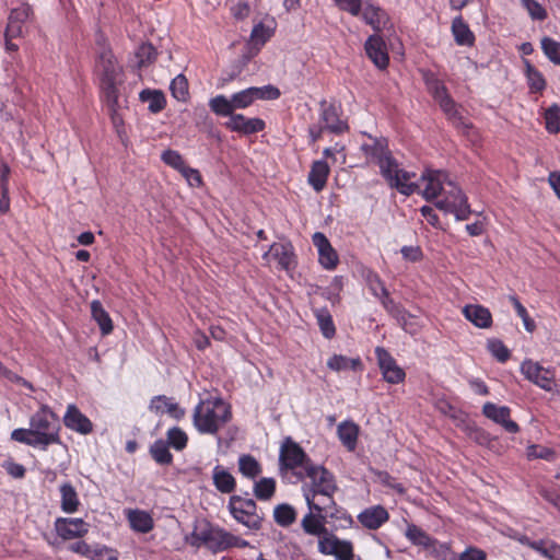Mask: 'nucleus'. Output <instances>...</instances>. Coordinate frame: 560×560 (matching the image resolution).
Listing matches in <instances>:
<instances>
[{
	"instance_id": "1",
	"label": "nucleus",
	"mask_w": 560,
	"mask_h": 560,
	"mask_svg": "<svg viewBox=\"0 0 560 560\" xmlns=\"http://www.w3.org/2000/svg\"><path fill=\"white\" fill-rule=\"evenodd\" d=\"M361 149L368 158H371L377 163L382 176L390 188L397 189L405 196H410L418 191L419 185L411 182L415 177V173L407 172L399 167L397 161L388 151L387 141L385 139H373L372 144H363Z\"/></svg>"
},
{
	"instance_id": "2",
	"label": "nucleus",
	"mask_w": 560,
	"mask_h": 560,
	"mask_svg": "<svg viewBox=\"0 0 560 560\" xmlns=\"http://www.w3.org/2000/svg\"><path fill=\"white\" fill-rule=\"evenodd\" d=\"M59 431L58 417L44 405L31 417L30 428L13 430L11 439L28 446L46 450L51 444L60 443Z\"/></svg>"
},
{
	"instance_id": "3",
	"label": "nucleus",
	"mask_w": 560,
	"mask_h": 560,
	"mask_svg": "<svg viewBox=\"0 0 560 560\" xmlns=\"http://www.w3.org/2000/svg\"><path fill=\"white\" fill-rule=\"evenodd\" d=\"M96 73L106 105L115 109L119 106V86L122 84V68L109 49H103L96 61Z\"/></svg>"
},
{
	"instance_id": "4",
	"label": "nucleus",
	"mask_w": 560,
	"mask_h": 560,
	"mask_svg": "<svg viewBox=\"0 0 560 560\" xmlns=\"http://www.w3.org/2000/svg\"><path fill=\"white\" fill-rule=\"evenodd\" d=\"M231 418V408L222 399L202 400L194 411L195 427L201 433H217Z\"/></svg>"
},
{
	"instance_id": "5",
	"label": "nucleus",
	"mask_w": 560,
	"mask_h": 560,
	"mask_svg": "<svg viewBox=\"0 0 560 560\" xmlns=\"http://www.w3.org/2000/svg\"><path fill=\"white\" fill-rule=\"evenodd\" d=\"M300 479L307 477L312 481L311 488L305 491V493H310L313 501H315L316 495L320 494L327 497V500L332 503V494L337 490V486L335 482L334 475L328 471L322 465L308 464L307 470L303 474H298Z\"/></svg>"
},
{
	"instance_id": "6",
	"label": "nucleus",
	"mask_w": 560,
	"mask_h": 560,
	"mask_svg": "<svg viewBox=\"0 0 560 560\" xmlns=\"http://www.w3.org/2000/svg\"><path fill=\"white\" fill-rule=\"evenodd\" d=\"M447 185L450 188L444 190L443 198L435 202V207L445 213L454 214L456 220H467L472 211L466 195L451 180Z\"/></svg>"
},
{
	"instance_id": "7",
	"label": "nucleus",
	"mask_w": 560,
	"mask_h": 560,
	"mask_svg": "<svg viewBox=\"0 0 560 560\" xmlns=\"http://www.w3.org/2000/svg\"><path fill=\"white\" fill-rule=\"evenodd\" d=\"M229 510L232 516L249 529H259L262 517L257 513V504L253 499L233 494L229 499Z\"/></svg>"
},
{
	"instance_id": "8",
	"label": "nucleus",
	"mask_w": 560,
	"mask_h": 560,
	"mask_svg": "<svg viewBox=\"0 0 560 560\" xmlns=\"http://www.w3.org/2000/svg\"><path fill=\"white\" fill-rule=\"evenodd\" d=\"M305 499L310 509V513H307L302 520V528L303 530L313 536H322L326 534L327 528L325 527V522L327 517V505H320L313 501L310 493H305Z\"/></svg>"
},
{
	"instance_id": "9",
	"label": "nucleus",
	"mask_w": 560,
	"mask_h": 560,
	"mask_svg": "<svg viewBox=\"0 0 560 560\" xmlns=\"http://www.w3.org/2000/svg\"><path fill=\"white\" fill-rule=\"evenodd\" d=\"M279 462L282 468L293 470L301 467L304 472L307 470L308 464H313L304 450L291 438H287L283 441L280 448Z\"/></svg>"
},
{
	"instance_id": "10",
	"label": "nucleus",
	"mask_w": 560,
	"mask_h": 560,
	"mask_svg": "<svg viewBox=\"0 0 560 560\" xmlns=\"http://www.w3.org/2000/svg\"><path fill=\"white\" fill-rule=\"evenodd\" d=\"M318 551L323 555L334 556L337 560H361L354 558L351 541L340 540L328 530L319 536Z\"/></svg>"
},
{
	"instance_id": "11",
	"label": "nucleus",
	"mask_w": 560,
	"mask_h": 560,
	"mask_svg": "<svg viewBox=\"0 0 560 560\" xmlns=\"http://www.w3.org/2000/svg\"><path fill=\"white\" fill-rule=\"evenodd\" d=\"M524 376L540 388L551 392L555 385V374L549 369L541 366L532 360H526L521 365Z\"/></svg>"
},
{
	"instance_id": "12",
	"label": "nucleus",
	"mask_w": 560,
	"mask_h": 560,
	"mask_svg": "<svg viewBox=\"0 0 560 560\" xmlns=\"http://www.w3.org/2000/svg\"><path fill=\"white\" fill-rule=\"evenodd\" d=\"M380 369L383 377L390 384H398L405 380L406 373L398 366L396 360L384 348L377 347L375 350Z\"/></svg>"
},
{
	"instance_id": "13",
	"label": "nucleus",
	"mask_w": 560,
	"mask_h": 560,
	"mask_svg": "<svg viewBox=\"0 0 560 560\" xmlns=\"http://www.w3.org/2000/svg\"><path fill=\"white\" fill-rule=\"evenodd\" d=\"M482 413L488 419L500 424L509 433H517L518 424L511 420V409L506 406H497L493 402H486L482 407Z\"/></svg>"
},
{
	"instance_id": "14",
	"label": "nucleus",
	"mask_w": 560,
	"mask_h": 560,
	"mask_svg": "<svg viewBox=\"0 0 560 560\" xmlns=\"http://www.w3.org/2000/svg\"><path fill=\"white\" fill-rule=\"evenodd\" d=\"M319 120L326 130L331 133L340 135L348 130V125L339 118V114L335 104L328 103L326 100L319 102Z\"/></svg>"
},
{
	"instance_id": "15",
	"label": "nucleus",
	"mask_w": 560,
	"mask_h": 560,
	"mask_svg": "<svg viewBox=\"0 0 560 560\" xmlns=\"http://www.w3.org/2000/svg\"><path fill=\"white\" fill-rule=\"evenodd\" d=\"M364 49L368 57L378 69L384 70L387 68L389 57L387 54L386 44L380 35H371L364 44Z\"/></svg>"
},
{
	"instance_id": "16",
	"label": "nucleus",
	"mask_w": 560,
	"mask_h": 560,
	"mask_svg": "<svg viewBox=\"0 0 560 560\" xmlns=\"http://www.w3.org/2000/svg\"><path fill=\"white\" fill-rule=\"evenodd\" d=\"M203 546L217 553L231 547L247 546V542L242 541V544H240V538L220 527H215Z\"/></svg>"
},
{
	"instance_id": "17",
	"label": "nucleus",
	"mask_w": 560,
	"mask_h": 560,
	"mask_svg": "<svg viewBox=\"0 0 560 560\" xmlns=\"http://www.w3.org/2000/svg\"><path fill=\"white\" fill-rule=\"evenodd\" d=\"M447 175L442 171L427 170L421 175V180L425 182V187L422 191V196L425 200L432 201L444 192V183L446 182Z\"/></svg>"
},
{
	"instance_id": "18",
	"label": "nucleus",
	"mask_w": 560,
	"mask_h": 560,
	"mask_svg": "<svg viewBox=\"0 0 560 560\" xmlns=\"http://www.w3.org/2000/svg\"><path fill=\"white\" fill-rule=\"evenodd\" d=\"M313 244L318 250L319 264L328 270L337 267L339 259L336 250L330 245L328 238L320 232H316L313 237Z\"/></svg>"
},
{
	"instance_id": "19",
	"label": "nucleus",
	"mask_w": 560,
	"mask_h": 560,
	"mask_svg": "<svg viewBox=\"0 0 560 560\" xmlns=\"http://www.w3.org/2000/svg\"><path fill=\"white\" fill-rule=\"evenodd\" d=\"M55 529L62 539L82 537L89 532V524L82 518L59 517L55 522Z\"/></svg>"
},
{
	"instance_id": "20",
	"label": "nucleus",
	"mask_w": 560,
	"mask_h": 560,
	"mask_svg": "<svg viewBox=\"0 0 560 560\" xmlns=\"http://www.w3.org/2000/svg\"><path fill=\"white\" fill-rule=\"evenodd\" d=\"M224 126L231 131L248 136L262 131L266 124L260 118H246L242 114H236L235 116H232V119H229Z\"/></svg>"
},
{
	"instance_id": "21",
	"label": "nucleus",
	"mask_w": 560,
	"mask_h": 560,
	"mask_svg": "<svg viewBox=\"0 0 560 560\" xmlns=\"http://www.w3.org/2000/svg\"><path fill=\"white\" fill-rule=\"evenodd\" d=\"M63 423L68 429L84 435L93 431V423L75 405L68 406Z\"/></svg>"
},
{
	"instance_id": "22",
	"label": "nucleus",
	"mask_w": 560,
	"mask_h": 560,
	"mask_svg": "<svg viewBox=\"0 0 560 560\" xmlns=\"http://www.w3.org/2000/svg\"><path fill=\"white\" fill-rule=\"evenodd\" d=\"M362 19L375 32L382 31L389 23V18L385 10L370 2H365L362 11Z\"/></svg>"
},
{
	"instance_id": "23",
	"label": "nucleus",
	"mask_w": 560,
	"mask_h": 560,
	"mask_svg": "<svg viewBox=\"0 0 560 560\" xmlns=\"http://www.w3.org/2000/svg\"><path fill=\"white\" fill-rule=\"evenodd\" d=\"M463 314L467 320L478 328H490L492 325V315L490 311L478 304H468L464 306Z\"/></svg>"
},
{
	"instance_id": "24",
	"label": "nucleus",
	"mask_w": 560,
	"mask_h": 560,
	"mask_svg": "<svg viewBox=\"0 0 560 560\" xmlns=\"http://www.w3.org/2000/svg\"><path fill=\"white\" fill-rule=\"evenodd\" d=\"M388 517L389 515L387 510L382 505L365 509L358 515L359 522L369 529L380 528Z\"/></svg>"
},
{
	"instance_id": "25",
	"label": "nucleus",
	"mask_w": 560,
	"mask_h": 560,
	"mask_svg": "<svg viewBox=\"0 0 560 560\" xmlns=\"http://www.w3.org/2000/svg\"><path fill=\"white\" fill-rule=\"evenodd\" d=\"M126 516L131 529L137 533L147 534L154 527V521L151 514L147 511L139 509L127 510Z\"/></svg>"
},
{
	"instance_id": "26",
	"label": "nucleus",
	"mask_w": 560,
	"mask_h": 560,
	"mask_svg": "<svg viewBox=\"0 0 560 560\" xmlns=\"http://www.w3.org/2000/svg\"><path fill=\"white\" fill-rule=\"evenodd\" d=\"M273 257L279 266L284 270H290L294 267V254L291 244L273 243L265 257Z\"/></svg>"
},
{
	"instance_id": "27",
	"label": "nucleus",
	"mask_w": 560,
	"mask_h": 560,
	"mask_svg": "<svg viewBox=\"0 0 560 560\" xmlns=\"http://www.w3.org/2000/svg\"><path fill=\"white\" fill-rule=\"evenodd\" d=\"M329 175V166L325 161H314L308 173V184L317 192L322 191L326 186Z\"/></svg>"
},
{
	"instance_id": "28",
	"label": "nucleus",
	"mask_w": 560,
	"mask_h": 560,
	"mask_svg": "<svg viewBox=\"0 0 560 560\" xmlns=\"http://www.w3.org/2000/svg\"><path fill=\"white\" fill-rule=\"evenodd\" d=\"M215 489L221 493H232L236 488L235 478L222 466H215L212 472Z\"/></svg>"
},
{
	"instance_id": "29",
	"label": "nucleus",
	"mask_w": 560,
	"mask_h": 560,
	"mask_svg": "<svg viewBox=\"0 0 560 560\" xmlns=\"http://www.w3.org/2000/svg\"><path fill=\"white\" fill-rule=\"evenodd\" d=\"M442 110L447 115L448 119L453 122L456 128H469L470 126L466 124L462 116L456 110V104L448 93L443 94L441 97L435 100Z\"/></svg>"
},
{
	"instance_id": "30",
	"label": "nucleus",
	"mask_w": 560,
	"mask_h": 560,
	"mask_svg": "<svg viewBox=\"0 0 560 560\" xmlns=\"http://www.w3.org/2000/svg\"><path fill=\"white\" fill-rule=\"evenodd\" d=\"M338 438L341 443L349 450L353 451L357 446L359 427L351 421H343L337 429Z\"/></svg>"
},
{
	"instance_id": "31",
	"label": "nucleus",
	"mask_w": 560,
	"mask_h": 560,
	"mask_svg": "<svg viewBox=\"0 0 560 560\" xmlns=\"http://www.w3.org/2000/svg\"><path fill=\"white\" fill-rule=\"evenodd\" d=\"M60 494H61V510L65 513H74L78 511V508L80 505L78 493L74 489V487L69 483L65 482L60 486Z\"/></svg>"
},
{
	"instance_id": "32",
	"label": "nucleus",
	"mask_w": 560,
	"mask_h": 560,
	"mask_svg": "<svg viewBox=\"0 0 560 560\" xmlns=\"http://www.w3.org/2000/svg\"><path fill=\"white\" fill-rule=\"evenodd\" d=\"M150 410L158 413L163 411L165 408L167 413L175 419H179L184 416V410L178 407L176 402H172L166 396L160 395L151 399Z\"/></svg>"
},
{
	"instance_id": "33",
	"label": "nucleus",
	"mask_w": 560,
	"mask_h": 560,
	"mask_svg": "<svg viewBox=\"0 0 560 560\" xmlns=\"http://www.w3.org/2000/svg\"><path fill=\"white\" fill-rule=\"evenodd\" d=\"M91 313L103 335H108L113 331V322L100 301L95 300L91 303Z\"/></svg>"
},
{
	"instance_id": "34",
	"label": "nucleus",
	"mask_w": 560,
	"mask_h": 560,
	"mask_svg": "<svg viewBox=\"0 0 560 560\" xmlns=\"http://www.w3.org/2000/svg\"><path fill=\"white\" fill-rule=\"evenodd\" d=\"M452 32L458 45H472L475 36L462 16L453 20Z\"/></svg>"
},
{
	"instance_id": "35",
	"label": "nucleus",
	"mask_w": 560,
	"mask_h": 560,
	"mask_svg": "<svg viewBox=\"0 0 560 560\" xmlns=\"http://www.w3.org/2000/svg\"><path fill=\"white\" fill-rule=\"evenodd\" d=\"M140 100L149 103V110L151 113H160L165 108L166 100L162 91L159 90H143L140 92Z\"/></svg>"
},
{
	"instance_id": "36",
	"label": "nucleus",
	"mask_w": 560,
	"mask_h": 560,
	"mask_svg": "<svg viewBox=\"0 0 560 560\" xmlns=\"http://www.w3.org/2000/svg\"><path fill=\"white\" fill-rule=\"evenodd\" d=\"M238 470L244 477L254 480L261 474V466L254 456L244 454L238 458Z\"/></svg>"
},
{
	"instance_id": "37",
	"label": "nucleus",
	"mask_w": 560,
	"mask_h": 560,
	"mask_svg": "<svg viewBox=\"0 0 560 560\" xmlns=\"http://www.w3.org/2000/svg\"><path fill=\"white\" fill-rule=\"evenodd\" d=\"M209 107L218 116L230 117L235 116L232 98H228L224 95H217L209 101Z\"/></svg>"
},
{
	"instance_id": "38",
	"label": "nucleus",
	"mask_w": 560,
	"mask_h": 560,
	"mask_svg": "<svg viewBox=\"0 0 560 560\" xmlns=\"http://www.w3.org/2000/svg\"><path fill=\"white\" fill-rule=\"evenodd\" d=\"M525 65V74L532 92H541L546 88V80L540 71H538L529 60H523Z\"/></svg>"
},
{
	"instance_id": "39",
	"label": "nucleus",
	"mask_w": 560,
	"mask_h": 560,
	"mask_svg": "<svg viewBox=\"0 0 560 560\" xmlns=\"http://www.w3.org/2000/svg\"><path fill=\"white\" fill-rule=\"evenodd\" d=\"M406 537L417 546L424 548L433 547L435 540L432 539L422 528L415 524H409L406 529Z\"/></svg>"
},
{
	"instance_id": "40",
	"label": "nucleus",
	"mask_w": 560,
	"mask_h": 560,
	"mask_svg": "<svg viewBox=\"0 0 560 560\" xmlns=\"http://www.w3.org/2000/svg\"><path fill=\"white\" fill-rule=\"evenodd\" d=\"M257 95L259 94L256 86H252L237 93H234L231 96L234 110L247 108L256 100H258Z\"/></svg>"
},
{
	"instance_id": "41",
	"label": "nucleus",
	"mask_w": 560,
	"mask_h": 560,
	"mask_svg": "<svg viewBox=\"0 0 560 560\" xmlns=\"http://www.w3.org/2000/svg\"><path fill=\"white\" fill-rule=\"evenodd\" d=\"M273 517L278 525L282 527H288L295 522L296 511L292 505L281 503L275 508Z\"/></svg>"
},
{
	"instance_id": "42",
	"label": "nucleus",
	"mask_w": 560,
	"mask_h": 560,
	"mask_svg": "<svg viewBox=\"0 0 560 560\" xmlns=\"http://www.w3.org/2000/svg\"><path fill=\"white\" fill-rule=\"evenodd\" d=\"M327 366L332 371H345V370H358L361 366L360 358L350 359L341 354L332 355L328 362Z\"/></svg>"
},
{
	"instance_id": "43",
	"label": "nucleus",
	"mask_w": 560,
	"mask_h": 560,
	"mask_svg": "<svg viewBox=\"0 0 560 560\" xmlns=\"http://www.w3.org/2000/svg\"><path fill=\"white\" fill-rule=\"evenodd\" d=\"M135 57L137 59L136 67L140 70L154 62L156 58V50L152 44L143 43L138 47Z\"/></svg>"
},
{
	"instance_id": "44",
	"label": "nucleus",
	"mask_w": 560,
	"mask_h": 560,
	"mask_svg": "<svg viewBox=\"0 0 560 560\" xmlns=\"http://www.w3.org/2000/svg\"><path fill=\"white\" fill-rule=\"evenodd\" d=\"M150 454L160 465H170L173 462V456L170 453L168 445L164 440L155 441L150 447Z\"/></svg>"
},
{
	"instance_id": "45",
	"label": "nucleus",
	"mask_w": 560,
	"mask_h": 560,
	"mask_svg": "<svg viewBox=\"0 0 560 560\" xmlns=\"http://www.w3.org/2000/svg\"><path fill=\"white\" fill-rule=\"evenodd\" d=\"M276 492V481L272 478H261L254 485V494L258 500H269Z\"/></svg>"
},
{
	"instance_id": "46",
	"label": "nucleus",
	"mask_w": 560,
	"mask_h": 560,
	"mask_svg": "<svg viewBox=\"0 0 560 560\" xmlns=\"http://www.w3.org/2000/svg\"><path fill=\"white\" fill-rule=\"evenodd\" d=\"M172 95L180 102H186L189 96L188 81L184 74H178L171 82Z\"/></svg>"
},
{
	"instance_id": "47",
	"label": "nucleus",
	"mask_w": 560,
	"mask_h": 560,
	"mask_svg": "<svg viewBox=\"0 0 560 560\" xmlns=\"http://www.w3.org/2000/svg\"><path fill=\"white\" fill-rule=\"evenodd\" d=\"M541 49L546 57L555 65L560 66V43L551 37L541 38Z\"/></svg>"
},
{
	"instance_id": "48",
	"label": "nucleus",
	"mask_w": 560,
	"mask_h": 560,
	"mask_svg": "<svg viewBox=\"0 0 560 560\" xmlns=\"http://www.w3.org/2000/svg\"><path fill=\"white\" fill-rule=\"evenodd\" d=\"M544 117L547 131L558 133L560 131V106L552 104L545 110Z\"/></svg>"
},
{
	"instance_id": "49",
	"label": "nucleus",
	"mask_w": 560,
	"mask_h": 560,
	"mask_svg": "<svg viewBox=\"0 0 560 560\" xmlns=\"http://www.w3.org/2000/svg\"><path fill=\"white\" fill-rule=\"evenodd\" d=\"M215 527L207 522L199 523L191 533L190 545L195 547L203 546Z\"/></svg>"
},
{
	"instance_id": "50",
	"label": "nucleus",
	"mask_w": 560,
	"mask_h": 560,
	"mask_svg": "<svg viewBox=\"0 0 560 560\" xmlns=\"http://www.w3.org/2000/svg\"><path fill=\"white\" fill-rule=\"evenodd\" d=\"M530 548L551 560H560V546L555 542L538 540L530 544Z\"/></svg>"
},
{
	"instance_id": "51",
	"label": "nucleus",
	"mask_w": 560,
	"mask_h": 560,
	"mask_svg": "<svg viewBox=\"0 0 560 560\" xmlns=\"http://www.w3.org/2000/svg\"><path fill=\"white\" fill-rule=\"evenodd\" d=\"M272 36V30L265 26L262 23L255 25L250 33V43L254 47L259 49Z\"/></svg>"
},
{
	"instance_id": "52",
	"label": "nucleus",
	"mask_w": 560,
	"mask_h": 560,
	"mask_svg": "<svg viewBox=\"0 0 560 560\" xmlns=\"http://www.w3.org/2000/svg\"><path fill=\"white\" fill-rule=\"evenodd\" d=\"M167 443L168 446L175 448L176 451H182L187 445V434L179 428L174 427L167 431Z\"/></svg>"
},
{
	"instance_id": "53",
	"label": "nucleus",
	"mask_w": 560,
	"mask_h": 560,
	"mask_svg": "<svg viewBox=\"0 0 560 560\" xmlns=\"http://www.w3.org/2000/svg\"><path fill=\"white\" fill-rule=\"evenodd\" d=\"M316 317L322 334L328 339L332 338L336 334V328L329 312L322 310L317 312Z\"/></svg>"
},
{
	"instance_id": "54",
	"label": "nucleus",
	"mask_w": 560,
	"mask_h": 560,
	"mask_svg": "<svg viewBox=\"0 0 560 560\" xmlns=\"http://www.w3.org/2000/svg\"><path fill=\"white\" fill-rule=\"evenodd\" d=\"M487 349L499 361L505 362L510 358V350L504 346L500 339H489L487 341Z\"/></svg>"
},
{
	"instance_id": "55",
	"label": "nucleus",
	"mask_w": 560,
	"mask_h": 560,
	"mask_svg": "<svg viewBox=\"0 0 560 560\" xmlns=\"http://www.w3.org/2000/svg\"><path fill=\"white\" fill-rule=\"evenodd\" d=\"M521 3L533 20L544 21L547 19L546 9L536 0H521Z\"/></svg>"
},
{
	"instance_id": "56",
	"label": "nucleus",
	"mask_w": 560,
	"mask_h": 560,
	"mask_svg": "<svg viewBox=\"0 0 560 560\" xmlns=\"http://www.w3.org/2000/svg\"><path fill=\"white\" fill-rule=\"evenodd\" d=\"M162 161L176 171L183 170L187 164L183 156L175 150H165L161 155Z\"/></svg>"
},
{
	"instance_id": "57",
	"label": "nucleus",
	"mask_w": 560,
	"mask_h": 560,
	"mask_svg": "<svg viewBox=\"0 0 560 560\" xmlns=\"http://www.w3.org/2000/svg\"><path fill=\"white\" fill-rule=\"evenodd\" d=\"M510 301L514 305L517 315L523 319L525 329L527 331L532 332L536 326H535L534 320L528 316L526 308L522 305V303L518 301V299L515 295H511Z\"/></svg>"
},
{
	"instance_id": "58",
	"label": "nucleus",
	"mask_w": 560,
	"mask_h": 560,
	"mask_svg": "<svg viewBox=\"0 0 560 560\" xmlns=\"http://www.w3.org/2000/svg\"><path fill=\"white\" fill-rule=\"evenodd\" d=\"M366 282L375 296L386 295L387 289L376 273L370 272L366 277Z\"/></svg>"
},
{
	"instance_id": "59",
	"label": "nucleus",
	"mask_w": 560,
	"mask_h": 560,
	"mask_svg": "<svg viewBox=\"0 0 560 560\" xmlns=\"http://www.w3.org/2000/svg\"><path fill=\"white\" fill-rule=\"evenodd\" d=\"M377 478L382 485L394 489L397 493H399V494L405 493L406 489L402 486V483L397 482L396 479L394 477H392L387 471H378Z\"/></svg>"
},
{
	"instance_id": "60",
	"label": "nucleus",
	"mask_w": 560,
	"mask_h": 560,
	"mask_svg": "<svg viewBox=\"0 0 560 560\" xmlns=\"http://www.w3.org/2000/svg\"><path fill=\"white\" fill-rule=\"evenodd\" d=\"M339 9L349 12L353 16H358L362 10L361 0H334Z\"/></svg>"
},
{
	"instance_id": "61",
	"label": "nucleus",
	"mask_w": 560,
	"mask_h": 560,
	"mask_svg": "<svg viewBox=\"0 0 560 560\" xmlns=\"http://www.w3.org/2000/svg\"><path fill=\"white\" fill-rule=\"evenodd\" d=\"M179 173L186 178L191 187H199L202 184V178L199 171L186 165Z\"/></svg>"
},
{
	"instance_id": "62",
	"label": "nucleus",
	"mask_w": 560,
	"mask_h": 560,
	"mask_svg": "<svg viewBox=\"0 0 560 560\" xmlns=\"http://www.w3.org/2000/svg\"><path fill=\"white\" fill-rule=\"evenodd\" d=\"M91 560H118L117 551L107 547L92 550Z\"/></svg>"
},
{
	"instance_id": "63",
	"label": "nucleus",
	"mask_w": 560,
	"mask_h": 560,
	"mask_svg": "<svg viewBox=\"0 0 560 560\" xmlns=\"http://www.w3.org/2000/svg\"><path fill=\"white\" fill-rule=\"evenodd\" d=\"M31 11L28 5L13 9L10 13L9 21L23 24L28 19Z\"/></svg>"
},
{
	"instance_id": "64",
	"label": "nucleus",
	"mask_w": 560,
	"mask_h": 560,
	"mask_svg": "<svg viewBox=\"0 0 560 560\" xmlns=\"http://www.w3.org/2000/svg\"><path fill=\"white\" fill-rule=\"evenodd\" d=\"M487 553L478 548L469 547L460 553L458 560H486Z\"/></svg>"
}]
</instances>
